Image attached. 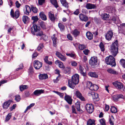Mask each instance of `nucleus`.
Masks as SVG:
<instances>
[{"label": "nucleus", "mask_w": 125, "mask_h": 125, "mask_svg": "<svg viewBox=\"0 0 125 125\" xmlns=\"http://www.w3.org/2000/svg\"><path fill=\"white\" fill-rule=\"evenodd\" d=\"M79 81V75L78 74H75L72 76L71 79L68 80L69 86L71 88L74 89L75 88V85L78 84Z\"/></svg>", "instance_id": "f257e3e1"}, {"label": "nucleus", "mask_w": 125, "mask_h": 125, "mask_svg": "<svg viewBox=\"0 0 125 125\" xmlns=\"http://www.w3.org/2000/svg\"><path fill=\"white\" fill-rule=\"evenodd\" d=\"M118 41L116 40L111 45L110 51L112 55L114 57L115 56L118 52Z\"/></svg>", "instance_id": "f03ea898"}, {"label": "nucleus", "mask_w": 125, "mask_h": 125, "mask_svg": "<svg viewBox=\"0 0 125 125\" xmlns=\"http://www.w3.org/2000/svg\"><path fill=\"white\" fill-rule=\"evenodd\" d=\"M115 60L112 56L110 55L106 58L105 61L107 64L110 65L112 67H115L116 65Z\"/></svg>", "instance_id": "7ed1b4c3"}, {"label": "nucleus", "mask_w": 125, "mask_h": 125, "mask_svg": "<svg viewBox=\"0 0 125 125\" xmlns=\"http://www.w3.org/2000/svg\"><path fill=\"white\" fill-rule=\"evenodd\" d=\"M113 84L115 88L119 90H122L123 91L125 90V88L124 87L122 83L118 81H116L112 83Z\"/></svg>", "instance_id": "20e7f679"}, {"label": "nucleus", "mask_w": 125, "mask_h": 125, "mask_svg": "<svg viewBox=\"0 0 125 125\" xmlns=\"http://www.w3.org/2000/svg\"><path fill=\"white\" fill-rule=\"evenodd\" d=\"M97 58L96 57H92L89 61V64L91 67H94L97 64Z\"/></svg>", "instance_id": "39448f33"}, {"label": "nucleus", "mask_w": 125, "mask_h": 125, "mask_svg": "<svg viewBox=\"0 0 125 125\" xmlns=\"http://www.w3.org/2000/svg\"><path fill=\"white\" fill-rule=\"evenodd\" d=\"M88 95L89 96L92 97L94 101H98L99 99L98 94L97 93H95L93 92L90 91L89 92Z\"/></svg>", "instance_id": "423d86ee"}, {"label": "nucleus", "mask_w": 125, "mask_h": 125, "mask_svg": "<svg viewBox=\"0 0 125 125\" xmlns=\"http://www.w3.org/2000/svg\"><path fill=\"white\" fill-rule=\"evenodd\" d=\"M85 109L87 112L91 113L93 112L94 109L93 105L91 104H87L85 106Z\"/></svg>", "instance_id": "0eeeda50"}, {"label": "nucleus", "mask_w": 125, "mask_h": 125, "mask_svg": "<svg viewBox=\"0 0 125 125\" xmlns=\"http://www.w3.org/2000/svg\"><path fill=\"white\" fill-rule=\"evenodd\" d=\"M34 66L36 69H39L42 66V63L38 60L34 62Z\"/></svg>", "instance_id": "6e6552de"}, {"label": "nucleus", "mask_w": 125, "mask_h": 125, "mask_svg": "<svg viewBox=\"0 0 125 125\" xmlns=\"http://www.w3.org/2000/svg\"><path fill=\"white\" fill-rule=\"evenodd\" d=\"M10 14L13 18H15L16 19L18 18L19 16V10H18L15 11L14 15V11L12 9L11 10Z\"/></svg>", "instance_id": "1a4fd4ad"}, {"label": "nucleus", "mask_w": 125, "mask_h": 125, "mask_svg": "<svg viewBox=\"0 0 125 125\" xmlns=\"http://www.w3.org/2000/svg\"><path fill=\"white\" fill-rule=\"evenodd\" d=\"M31 32L32 34L34 35L35 33L39 31L40 30V27L36 25H34L31 28Z\"/></svg>", "instance_id": "9d476101"}, {"label": "nucleus", "mask_w": 125, "mask_h": 125, "mask_svg": "<svg viewBox=\"0 0 125 125\" xmlns=\"http://www.w3.org/2000/svg\"><path fill=\"white\" fill-rule=\"evenodd\" d=\"M113 35V32L112 31H109L105 36L106 39L108 41L110 40Z\"/></svg>", "instance_id": "9b49d317"}, {"label": "nucleus", "mask_w": 125, "mask_h": 125, "mask_svg": "<svg viewBox=\"0 0 125 125\" xmlns=\"http://www.w3.org/2000/svg\"><path fill=\"white\" fill-rule=\"evenodd\" d=\"M48 15L49 19L51 21L54 22L56 19V18L52 12V11L49 12Z\"/></svg>", "instance_id": "f8f14e48"}, {"label": "nucleus", "mask_w": 125, "mask_h": 125, "mask_svg": "<svg viewBox=\"0 0 125 125\" xmlns=\"http://www.w3.org/2000/svg\"><path fill=\"white\" fill-rule=\"evenodd\" d=\"M79 16L80 19L82 21H86L88 20V18L86 15H84L82 14H79Z\"/></svg>", "instance_id": "ddd939ff"}, {"label": "nucleus", "mask_w": 125, "mask_h": 125, "mask_svg": "<svg viewBox=\"0 0 125 125\" xmlns=\"http://www.w3.org/2000/svg\"><path fill=\"white\" fill-rule=\"evenodd\" d=\"M56 55L62 61H65L66 60V57L58 52H56Z\"/></svg>", "instance_id": "4468645a"}, {"label": "nucleus", "mask_w": 125, "mask_h": 125, "mask_svg": "<svg viewBox=\"0 0 125 125\" xmlns=\"http://www.w3.org/2000/svg\"><path fill=\"white\" fill-rule=\"evenodd\" d=\"M75 94L77 97L79 98L81 100L84 101L85 100L84 97L82 95L81 93L78 90H77L76 91Z\"/></svg>", "instance_id": "2eb2a0df"}, {"label": "nucleus", "mask_w": 125, "mask_h": 125, "mask_svg": "<svg viewBox=\"0 0 125 125\" xmlns=\"http://www.w3.org/2000/svg\"><path fill=\"white\" fill-rule=\"evenodd\" d=\"M65 100L70 104H71L72 103V99L71 96L69 95H66L64 97Z\"/></svg>", "instance_id": "dca6fc26"}, {"label": "nucleus", "mask_w": 125, "mask_h": 125, "mask_svg": "<svg viewBox=\"0 0 125 125\" xmlns=\"http://www.w3.org/2000/svg\"><path fill=\"white\" fill-rule=\"evenodd\" d=\"M44 90L42 89L37 90L34 91L33 92V94L36 96H39L41 94L44 93Z\"/></svg>", "instance_id": "f3484780"}, {"label": "nucleus", "mask_w": 125, "mask_h": 125, "mask_svg": "<svg viewBox=\"0 0 125 125\" xmlns=\"http://www.w3.org/2000/svg\"><path fill=\"white\" fill-rule=\"evenodd\" d=\"M111 20L114 23L116 24H118L121 23V21L118 17H113Z\"/></svg>", "instance_id": "a211bd4d"}, {"label": "nucleus", "mask_w": 125, "mask_h": 125, "mask_svg": "<svg viewBox=\"0 0 125 125\" xmlns=\"http://www.w3.org/2000/svg\"><path fill=\"white\" fill-rule=\"evenodd\" d=\"M86 8L88 9H90L96 8V6L94 4L90 3H88L86 4L85 6Z\"/></svg>", "instance_id": "6ab92c4d"}, {"label": "nucleus", "mask_w": 125, "mask_h": 125, "mask_svg": "<svg viewBox=\"0 0 125 125\" xmlns=\"http://www.w3.org/2000/svg\"><path fill=\"white\" fill-rule=\"evenodd\" d=\"M55 34H54L51 37L53 41V45L54 47H56L58 41L57 38L55 37Z\"/></svg>", "instance_id": "aec40b11"}, {"label": "nucleus", "mask_w": 125, "mask_h": 125, "mask_svg": "<svg viewBox=\"0 0 125 125\" xmlns=\"http://www.w3.org/2000/svg\"><path fill=\"white\" fill-rule=\"evenodd\" d=\"M12 101L11 100H9L4 102L3 104V107L5 109H7L9 106L11 102Z\"/></svg>", "instance_id": "412c9836"}, {"label": "nucleus", "mask_w": 125, "mask_h": 125, "mask_svg": "<svg viewBox=\"0 0 125 125\" xmlns=\"http://www.w3.org/2000/svg\"><path fill=\"white\" fill-rule=\"evenodd\" d=\"M79 70L82 75L83 76L86 75V74L84 69L81 65H79Z\"/></svg>", "instance_id": "4be33fe9"}, {"label": "nucleus", "mask_w": 125, "mask_h": 125, "mask_svg": "<svg viewBox=\"0 0 125 125\" xmlns=\"http://www.w3.org/2000/svg\"><path fill=\"white\" fill-rule=\"evenodd\" d=\"M123 97V95L122 94H119L114 95L113 97V99L115 101H117L120 98Z\"/></svg>", "instance_id": "5701e85b"}, {"label": "nucleus", "mask_w": 125, "mask_h": 125, "mask_svg": "<svg viewBox=\"0 0 125 125\" xmlns=\"http://www.w3.org/2000/svg\"><path fill=\"white\" fill-rule=\"evenodd\" d=\"M63 72L64 73L67 74H69L71 73V68L70 67H66L64 68Z\"/></svg>", "instance_id": "b1692460"}, {"label": "nucleus", "mask_w": 125, "mask_h": 125, "mask_svg": "<svg viewBox=\"0 0 125 125\" xmlns=\"http://www.w3.org/2000/svg\"><path fill=\"white\" fill-rule=\"evenodd\" d=\"M55 63V64H58V65L60 68L64 69V65L63 63L61 61L58 60H57L56 61Z\"/></svg>", "instance_id": "393cba45"}, {"label": "nucleus", "mask_w": 125, "mask_h": 125, "mask_svg": "<svg viewBox=\"0 0 125 125\" xmlns=\"http://www.w3.org/2000/svg\"><path fill=\"white\" fill-rule=\"evenodd\" d=\"M60 1L62 5L65 8H68L69 7L68 3L66 0H60Z\"/></svg>", "instance_id": "a878e982"}, {"label": "nucleus", "mask_w": 125, "mask_h": 125, "mask_svg": "<svg viewBox=\"0 0 125 125\" xmlns=\"http://www.w3.org/2000/svg\"><path fill=\"white\" fill-rule=\"evenodd\" d=\"M25 7L26 8V11H25L24 13L25 14L28 15L30 13L31 11L30 7L29 6L27 5L25 6Z\"/></svg>", "instance_id": "bb28decb"}, {"label": "nucleus", "mask_w": 125, "mask_h": 125, "mask_svg": "<svg viewBox=\"0 0 125 125\" xmlns=\"http://www.w3.org/2000/svg\"><path fill=\"white\" fill-rule=\"evenodd\" d=\"M22 19V21L25 23H28L30 19L27 16H24Z\"/></svg>", "instance_id": "cd10ccee"}, {"label": "nucleus", "mask_w": 125, "mask_h": 125, "mask_svg": "<svg viewBox=\"0 0 125 125\" xmlns=\"http://www.w3.org/2000/svg\"><path fill=\"white\" fill-rule=\"evenodd\" d=\"M39 16L42 20L44 21L46 20L47 17L46 16L43 12H40L39 14Z\"/></svg>", "instance_id": "c85d7f7f"}, {"label": "nucleus", "mask_w": 125, "mask_h": 125, "mask_svg": "<svg viewBox=\"0 0 125 125\" xmlns=\"http://www.w3.org/2000/svg\"><path fill=\"white\" fill-rule=\"evenodd\" d=\"M98 86L96 84H92L90 90L92 91H96L98 89Z\"/></svg>", "instance_id": "c756f323"}, {"label": "nucleus", "mask_w": 125, "mask_h": 125, "mask_svg": "<svg viewBox=\"0 0 125 125\" xmlns=\"http://www.w3.org/2000/svg\"><path fill=\"white\" fill-rule=\"evenodd\" d=\"M107 71L109 73H110L115 74H118L117 72L111 68L108 69Z\"/></svg>", "instance_id": "7c9ffc66"}, {"label": "nucleus", "mask_w": 125, "mask_h": 125, "mask_svg": "<svg viewBox=\"0 0 125 125\" xmlns=\"http://www.w3.org/2000/svg\"><path fill=\"white\" fill-rule=\"evenodd\" d=\"M39 79L42 80L46 79L48 78L47 75L46 74H41L39 76Z\"/></svg>", "instance_id": "2f4dec72"}, {"label": "nucleus", "mask_w": 125, "mask_h": 125, "mask_svg": "<svg viewBox=\"0 0 125 125\" xmlns=\"http://www.w3.org/2000/svg\"><path fill=\"white\" fill-rule=\"evenodd\" d=\"M87 38L89 40L92 39L93 37V34L89 32H87L86 34Z\"/></svg>", "instance_id": "473e14b6"}, {"label": "nucleus", "mask_w": 125, "mask_h": 125, "mask_svg": "<svg viewBox=\"0 0 125 125\" xmlns=\"http://www.w3.org/2000/svg\"><path fill=\"white\" fill-rule=\"evenodd\" d=\"M102 16L103 20H106L108 19L109 17V14L104 13L102 14Z\"/></svg>", "instance_id": "72a5a7b5"}, {"label": "nucleus", "mask_w": 125, "mask_h": 125, "mask_svg": "<svg viewBox=\"0 0 125 125\" xmlns=\"http://www.w3.org/2000/svg\"><path fill=\"white\" fill-rule=\"evenodd\" d=\"M51 2L55 7L57 8L58 7L57 3L56 0H50Z\"/></svg>", "instance_id": "f704fd0d"}, {"label": "nucleus", "mask_w": 125, "mask_h": 125, "mask_svg": "<svg viewBox=\"0 0 125 125\" xmlns=\"http://www.w3.org/2000/svg\"><path fill=\"white\" fill-rule=\"evenodd\" d=\"M88 75L91 77L97 78L98 75L95 72H90L88 73Z\"/></svg>", "instance_id": "c9c22d12"}, {"label": "nucleus", "mask_w": 125, "mask_h": 125, "mask_svg": "<svg viewBox=\"0 0 125 125\" xmlns=\"http://www.w3.org/2000/svg\"><path fill=\"white\" fill-rule=\"evenodd\" d=\"M58 25L61 31H63L64 30L65 26L62 24L61 23H59Z\"/></svg>", "instance_id": "e433bc0d"}, {"label": "nucleus", "mask_w": 125, "mask_h": 125, "mask_svg": "<svg viewBox=\"0 0 125 125\" xmlns=\"http://www.w3.org/2000/svg\"><path fill=\"white\" fill-rule=\"evenodd\" d=\"M75 107L78 111L80 112L82 111L80 108V103L77 102L75 103Z\"/></svg>", "instance_id": "4c0bfd02"}, {"label": "nucleus", "mask_w": 125, "mask_h": 125, "mask_svg": "<svg viewBox=\"0 0 125 125\" xmlns=\"http://www.w3.org/2000/svg\"><path fill=\"white\" fill-rule=\"evenodd\" d=\"M80 33V32L77 30L75 29L72 31V34L74 37H76Z\"/></svg>", "instance_id": "58836bf2"}, {"label": "nucleus", "mask_w": 125, "mask_h": 125, "mask_svg": "<svg viewBox=\"0 0 125 125\" xmlns=\"http://www.w3.org/2000/svg\"><path fill=\"white\" fill-rule=\"evenodd\" d=\"M95 121L94 120L89 119L87 121V125H95Z\"/></svg>", "instance_id": "ea45409f"}, {"label": "nucleus", "mask_w": 125, "mask_h": 125, "mask_svg": "<svg viewBox=\"0 0 125 125\" xmlns=\"http://www.w3.org/2000/svg\"><path fill=\"white\" fill-rule=\"evenodd\" d=\"M28 88V86L27 85H21L20 87V89L21 91H22L25 89H26Z\"/></svg>", "instance_id": "a19ab883"}, {"label": "nucleus", "mask_w": 125, "mask_h": 125, "mask_svg": "<svg viewBox=\"0 0 125 125\" xmlns=\"http://www.w3.org/2000/svg\"><path fill=\"white\" fill-rule=\"evenodd\" d=\"M43 43L40 44L37 47V50L38 51L42 52V49L43 47Z\"/></svg>", "instance_id": "79ce46f5"}, {"label": "nucleus", "mask_w": 125, "mask_h": 125, "mask_svg": "<svg viewBox=\"0 0 125 125\" xmlns=\"http://www.w3.org/2000/svg\"><path fill=\"white\" fill-rule=\"evenodd\" d=\"M48 56H45V58L44 59V60L45 62L49 65H51L52 63V62L51 61H49L48 60Z\"/></svg>", "instance_id": "37998d69"}, {"label": "nucleus", "mask_w": 125, "mask_h": 125, "mask_svg": "<svg viewBox=\"0 0 125 125\" xmlns=\"http://www.w3.org/2000/svg\"><path fill=\"white\" fill-rule=\"evenodd\" d=\"M120 63L123 67L125 68V60L124 59H121L120 61Z\"/></svg>", "instance_id": "c03bdc74"}, {"label": "nucleus", "mask_w": 125, "mask_h": 125, "mask_svg": "<svg viewBox=\"0 0 125 125\" xmlns=\"http://www.w3.org/2000/svg\"><path fill=\"white\" fill-rule=\"evenodd\" d=\"M111 111L112 113H115L117 112V108L114 106H112L111 108Z\"/></svg>", "instance_id": "a18cd8bd"}, {"label": "nucleus", "mask_w": 125, "mask_h": 125, "mask_svg": "<svg viewBox=\"0 0 125 125\" xmlns=\"http://www.w3.org/2000/svg\"><path fill=\"white\" fill-rule=\"evenodd\" d=\"M114 121V118L113 116L111 115V118L109 119V122L111 125H114V123L113 122Z\"/></svg>", "instance_id": "49530a36"}, {"label": "nucleus", "mask_w": 125, "mask_h": 125, "mask_svg": "<svg viewBox=\"0 0 125 125\" xmlns=\"http://www.w3.org/2000/svg\"><path fill=\"white\" fill-rule=\"evenodd\" d=\"M11 117V114L10 113L8 114L6 117L5 121L7 122L10 119Z\"/></svg>", "instance_id": "de8ad7c7"}, {"label": "nucleus", "mask_w": 125, "mask_h": 125, "mask_svg": "<svg viewBox=\"0 0 125 125\" xmlns=\"http://www.w3.org/2000/svg\"><path fill=\"white\" fill-rule=\"evenodd\" d=\"M31 19L33 21V22H37L38 20V18L37 16H32L31 17Z\"/></svg>", "instance_id": "09e8293b"}, {"label": "nucleus", "mask_w": 125, "mask_h": 125, "mask_svg": "<svg viewBox=\"0 0 125 125\" xmlns=\"http://www.w3.org/2000/svg\"><path fill=\"white\" fill-rule=\"evenodd\" d=\"M86 47L85 45L84 44H79V45L78 48L79 49L81 50H83L85 49Z\"/></svg>", "instance_id": "8fccbe9b"}, {"label": "nucleus", "mask_w": 125, "mask_h": 125, "mask_svg": "<svg viewBox=\"0 0 125 125\" xmlns=\"http://www.w3.org/2000/svg\"><path fill=\"white\" fill-rule=\"evenodd\" d=\"M99 47L102 51H104V46L102 42H101L99 45Z\"/></svg>", "instance_id": "3c124183"}, {"label": "nucleus", "mask_w": 125, "mask_h": 125, "mask_svg": "<svg viewBox=\"0 0 125 125\" xmlns=\"http://www.w3.org/2000/svg\"><path fill=\"white\" fill-rule=\"evenodd\" d=\"M32 11L34 13H36L37 11V9L35 7H34L32 6H31Z\"/></svg>", "instance_id": "603ef678"}, {"label": "nucleus", "mask_w": 125, "mask_h": 125, "mask_svg": "<svg viewBox=\"0 0 125 125\" xmlns=\"http://www.w3.org/2000/svg\"><path fill=\"white\" fill-rule=\"evenodd\" d=\"M43 32L42 31H40L36 33H35V34L37 36H41L42 35H43Z\"/></svg>", "instance_id": "864d4df0"}, {"label": "nucleus", "mask_w": 125, "mask_h": 125, "mask_svg": "<svg viewBox=\"0 0 125 125\" xmlns=\"http://www.w3.org/2000/svg\"><path fill=\"white\" fill-rule=\"evenodd\" d=\"M92 84L91 82L89 81H88L87 83V87L90 89V88L91 87Z\"/></svg>", "instance_id": "5fc2aeb1"}, {"label": "nucleus", "mask_w": 125, "mask_h": 125, "mask_svg": "<svg viewBox=\"0 0 125 125\" xmlns=\"http://www.w3.org/2000/svg\"><path fill=\"white\" fill-rule=\"evenodd\" d=\"M107 9L109 11V12H112L115 10V9L112 8V7H108L107 8Z\"/></svg>", "instance_id": "6e6d98bb"}, {"label": "nucleus", "mask_w": 125, "mask_h": 125, "mask_svg": "<svg viewBox=\"0 0 125 125\" xmlns=\"http://www.w3.org/2000/svg\"><path fill=\"white\" fill-rule=\"evenodd\" d=\"M40 25L43 29H45V24L43 21H41L40 22Z\"/></svg>", "instance_id": "4d7b16f0"}, {"label": "nucleus", "mask_w": 125, "mask_h": 125, "mask_svg": "<svg viewBox=\"0 0 125 125\" xmlns=\"http://www.w3.org/2000/svg\"><path fill=\"white\" fill-rule=\"evenodd\" d=\"M100 122L101 125H106L105 120L104 118H102L100 120Z\"/></svg>", "instance_id": "13d9d810"}, {"label": "nucleus", "mask_w": 125, "mask_h": 125, "mask_svg": "<svg viewBox=\"0 0 125 125\" xmlns=\"http://www.w3.org/2000/svg\"><path fill=\"white\" fill-rule=\"evenodd\" d=\"M66 55L68 56H70L71 57L73 58L75 57V54H74L71 53H66Z\"/></svg>", "instance_id": "bf43d9fd"}, {"label": "nucleus", "mask_w": 125, "mask_h": 125, "mask_svg": "<svg viewBox=\"0 0 125 125\" xmlns=\"http://www.w3.org/2000/svg\"><path fill=\"white\" fill-rule=\"evenodd\" d=\"M21 99L20 96L19 95H16L15 96V100L17 102H19Z\"/></svg>", "instance_id": "052dcab7"}, {"label": "nucleus", "mask_w": 125, "mask_h": 125, "mask_svg": "<svg viewBox=\"0 0 125 125\" xmlns=\"http://www.w3.org/2000/svg\"><path fill=\"white\" fill-rule=\"evenodd\" d=\"M56 93L60 96V97L62 98H63V96L64 95V94L63 93H62L59 92H55Z\"/></svg>", "instance_id": "680f3d73"}, {"label": "nucleus", "mask_w": 125, "mask_h": 125, "mask_svg": "<svg viewBox=\"0 0 125 125\" xmlns=\"http://www.w3.org/2000/svg\"><path fill=\"white\" fill-rule=\"evenodd\" d=\"M45 0H39L38 3L40 5H42L45 3Z\"/></svg>", "instance_id": "e2e57ef3"}, {"label": "nucleus", "mask_w": 125, "mask_h": 125, "mask_svg": "<svg viewBox=\"0 0 125 125\" xmlns=\"http://www.w3.org/2000/svg\"><path fill=\"white\" fill-rule=\"evenodd\" d=\"M79 9H77L76 10L74 11L73 12V14L76 15H78L79 13Z\"/></svg>", "instance_id": "0e129e2a"}, {"label": "nucleus", "mask_w": 125, "mask_h": 125, "mask_svg": "<svg viewBox=\"0 0 125 125\" xmlns=\"http://www.w3.org/2000/svg\"><path fill=\"white\" fill-rule=\"evenodd\" d=\"M19 68L16 69V70L17 71H18L20 70H21L23 68V64H21L19 65Z\"/></svg>", "instance_id": "69168bd1"}, {"label": "nucleus", "mask_w": 125, "mask_h": 125, "mask_svg": "<svg viewBox=\"0 0 125 125\" xmlns=\"http://www.w3.org/2000/svg\"><path fill=\"white\" fill-rule=\"evenodd\" d=\"M77 63L75 61H73L71 62V65L74 66H76L77 65Z\"/></svg>", "instance_id": "338daca9"}, {"label": "nucleus", "mask_w": 125, "mask_h": 125, "mask_svg": "<svg viewBox=\"0 0 125 125\" xmlns=\"http://www.w3.org/2000/svg\"><path fill=\"white\" fill-rule=\"evenodd\" d=\"M89 50L88 49H85L83 51L84 53L86 55H88Z\"/></svg>", "instance_id": "774afa93"}]
</instances>
